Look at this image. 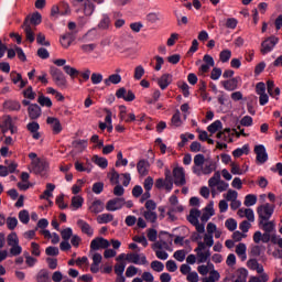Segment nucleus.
Returning <instances> with one entry per match:
<instances>
[{
    "label": "nucleus",
    "mask_w": 282,
    "mask_h": 282,
    "mask_svg": "<svg viewBox=\"0 0 282 282\" xmlns=\"http://www.w3.org/2000/svg\"><path fill=\"white\" fill-rule=\"evenodd\" d=\"M217 169V163L213 160H206L204 154L194 156V165L192 171L195 175H210Z\"/></svg>",
    "instance_id": "1"
},
{
    "label": "nucleus",
    "mask_w": 282,
    "mask_h": 282,
    "mask_svg": "<svg viewBox=\"0 0 282 282\" xmlns=\"http://www.w3.org/2000/svg\"><path fill=\"white\" fill-rule=\"evenodd\" d=\"M171 237L173 236L167 232H161L159 241L152 245V250H166L167 252H173V239H171Z\"/></svg>",
    "instance_id": "2"
},
{
    "label": "nucleus",
    "mask_w": 282,
    "mask_h": 282,
    "mask_svg": "<svg viewBox=\"0 0 282 282\" xmlns=\"http://www.w3.org/2000/svg\"><path fill=\"white\" fill-rule=\"evenodd\" d=\"M274 208L275 206L269 203L258 206V221H269L274 215Z\"/></svg>",
    "instance_id": "3"
},
{
    "label": "nucleus",
    "mask_w": 282,
    "mask_h": 282,
    "mask_svg": "<svg viewBox=\"0 0 282 282\" xmlns=\"http://www.w3.org/2000/svg\"><path fill=\"white\" fill-rule=\"evenodd\" d=\"M50 74L57 87H61L62 89L67 88V78L65 77V74H63V70H61L56 66H51Z\"/></svg>",
    "instance_id": "4"
},
{
    "label": "nucleus",
    "mask_w": 282,
    "mask_h": 282,
    "mask_svg": "<svg viewBox=\"0 0 282 282\" xmlns=\"http://www.w3.org/2000/svg\"><path fill=\"white\" fill-rule=\"evenodd\" d=\"M145 212L143 213L144 219L150 221L151 224H155L158 221V213H155V208H158V204L154 203L153 199H148L144 204Z\"/></svg>",
    "instance_id": "5"
},
{
    "label": "nucleus",
    "mask_w": 282,
    "mask_h": 282,
    "mask_svg": "<svg viewBox=\"0 0 282 282\" xmlns=\"http://www.w3.org/2000/svg\"><path fill=\"white\" fill-rule=\"evenodd\" d=\"M194 252H196L197 263H206L210 259V249H206L202 241H198Z\"/></svg>",
    "instance_id": "6"
},
{
    "label": "nucleus",
    "mask_w": 282,
    "mask_h": 282,
    "mask_svg": "<svg viewBox=\"0 0 282 282\" xmlns=\"http://www.w3.org/2000/svg\"><path fill=\"white\" fill-rule=\"evenodd\" d=\"M32 171L35 175H45L47 173V169H50V163L43 159H36L32 161Z\"/></svg>",
    "instance_id": "7"
},
{
    "label": "nucleus",
    "mask_w": 282,
    "mask_h": 282,
    "mask_svg": "<svg viewBox=\"0 0 282 282\" xmlns=\"http://www.w3.org/2000/svg\"><path fill=\"white\" fill-rule=\"evenodd\" d=\"M278 44H279V37L274 35L265 39L261 43V48H260L261 54L263 55L270 54V52H272V50H274V47H276Z\"/></svg>",
    "instance_id": "8"
},
{
    "label": "nucleus",
    "mask_w": 282,
    "mask_h": 282,
    "mask_svg": "<svg viewBox=\"0 0 282 282\" xmlns=\"http://www.w3.org/2000/svg\"><path fill=\"white\" fill-rule=\"evenodd\" d=\"M124 206V198L116 197L107 202L106 210L109 213H116V210H120Z\"/></svg>",
    "instance_id": "9"
},
{
    "label": "nucleus",
    "mask_w": 282,
    "mask_h": 282,
    "mask_svg": "<svg viewBox=\"0 0 282 282\" xmlns=\"http://www.w3.org/2000/svg\"><path fill=\"white\" fill-rule=\"evenodd\" d=\"M21 28L24 30L26 41L29 43H34V41H36V35L34 34V30H36V28L30 25V20H24Z\"/></svg>",
    "instance_id": "10"
},
{
    "label": "nucleus",
    "mask_w": 282,
    "mask_h": 282,
    "mask_svg": "<svg viewBox=\"0 0 282 282\" xmlns=\"http://www.w3.org/2000/svg\"><path fill=\"white\" fill-rule=\"evenodd\" d=\"M116 97L126 100V102H133V100H135V94H133L132 90L127 91V88L124 87H121L116 91Z\"/></svg>",
    "instance_id": "11"
},
{
    "label": "nucleus",
    "mask_w": 282,
    "mask_h": 282,
    "mask_svg": "<svg viewBox=\"0 0 282 282\" xmlns=\"http://www.w3.org/2000/svg\"><path fill=\"white\" fill-rule=\"evenodd\" d=\"M174 184L176 186H184L186 184V175L184 174V167H175L173 170Z\"/></svg>",
    "instance_id": "12"
},
{
    "label": "nucleus",
    "mask_w": 282,
    "mask_h": 282,
    "mask_svg": "<svg viewBox=\"0 0 282 282\" xmlns=\"http://www.w3.org/2000/svg\"><path fill=\"white\" fill-rule=\"evenodd\" d=\"M239 83H241V77H234L228 80L220 82V85H223L226 91H235V89H239Z\"/></svg>",
    "instance_id": "13"
},
{
    "label": "nucleus",
    "mask_w": 282,
    "mask_h": 282,
    "mask_svg": "<svg viewBox=\"0 0 282 282\" xmlns=\"http://www.w3.org/2000/svg\"><path fill=\"white\" fill-rule=\"evenodd\" d=\"M254 153L257 155V162H259V164H265V162H268V152L265 151V145H256Z\"/></svg>",
    "instance_id": "14"
},
{
    "label": "nucleus",
    "mask_w": 282,
    "mask_h": 282,
    "mask_svg": "<svg viewBox=\"0 0 282 282\" xmlns=\"http://www.w3.org/2000/svg\"><path fill=\"white\" fill-rule=\"evenodd\" d=\"M109 246H110L109 240H107L102 237H97V238L91 240L90 250H100V248H102L105 250Z\"/></svg>",
    "instance_id": "15"
},
{
    "label": "nucleus",
    "mask_w": 282,
    "mask_h": 282,
    "mask_svg": "<svg viewBox=\"0 0 282 282\" xmlns=\"http://www.w3.org/2000/svg\"><path fill=\"white\" fill-rule=\"evenodd\" d=\"M156 83H158L160 89H162V91H164V89H166L169 87V85H171L173 83V75L165 73L158 78Z\"/></svg>",
    "instance_id": "16"
},
{
    "label": "nucleus",
    "mask_w": 282,
    "mask_h": 282,
    "mask_svg": "<svg viewBox=\"0 0 282 282\" xmlns=\"http://www.w3.org/2000/svg\"><path fill=\"white\" fill-rule=\"evenodd\" d=\"M47 124H51V129L54 135H58L61 131H63V126L61 124V120L56 117H47L46 119Z\"/></svg>",
    "instance_id": "17"
},
{
    "label": "nucleus",
    "mask_w": 282,
    "mask_h": 282,
    "mask_svg": "<svg viewBox=\"0 0 282 282\" xmlns=\"http://www.w3.org/2000/svg\"><path fill=\"white\" fill-rule=\"evenodd\" d=\"M153 184H155V182L153 181V178L151 176H148L144 182H143V188L145 191V193H143L142 195V200L144 202V199H150L151 198V189L153 188Z\"/></svg>",
    "instance_id": "18"
},
{
    "label": "nucleus",
    "mask_w": 282,
    "mask_h": 282,
    "mask_svg": "<svg viewBox=\"0 0 282 282\" xmlns=\"http://www.w3.org/2000/svg\"><path fill=\"white\" fill-rule=\"evenodd\" d=\"M153 162H155V154L152 150H149L147 159L142 161V169H144L143 175H147V173H149V169L151 167Z\"/></svg>",
    "instance_id": "19"
},
{
    "label": "nucleus",
    "mask_w": 282,
    "mask_h": 282,
    "mask_svg": "<svg viewBox=\"0 0 282 282\" xmlns=\"http://www.w3.org/2000/svg\"><path fill=\"white\" fill-rule=\"evenodd\" d=\"M237 215L241 219L246 217V219H248L247 221L251 224L254 223V210H252V208H240L238 209Z\"/></svg>",
    "instance_id": "20"
},
{
    "label": "nucleus",
    "mask_w": 282,
    "mask_h": 282,
    "mask_svg": "<svg viewBox=\"0 0 282 282\" xmlns=\"http://www.w3.org/2000/svg\"><path fill=\"white\" fill-rule=\"evenodd\" d=\"M29 111V118L31 120H39V118H41V106L37 104H31L28 108Z\"/></svg>",
    "instance_id": "21"
},
{
    "label": "nucleus",
    "mask_w": 282,
    "mask_h": 282,
    "mask_svg": "<svg viewBox=\"0 0 282 282\" xmlns=\"http://www.w3.org/2000/svg\"><path fill=\"white\" fill-rule=\"evenodd\" d=\"M258 226L264 232H274V228H276V224L274 220H258Z\"/></svg>",
    "instance_id": "22"
},
{
    "label": "nucleus",
    "mask_w": 282,
    "mask_h": 282,
    "mask_svg": "<svg viewBox=\"0 0 282 282\" xmlns=\"http://www.w3.org/2000/svg\"><path fill=\"white\" fill-rule=\"evenodd\" d=\"M219 182H221V173L215 172L213 177H210L208 181V186L212 188V197H215V195H217L215 186H218Z\"/></svg>",
    "instance_id": "23"
},
{
    "label": "nucleus",
    "mask_w": 282,
    "mask_h": 282,
    "mask_svg": "<svg viewBox=\"0 0 282 282\" xmlns=\"http://www.w3.org/2000/svg\"><path fill=\"white\" fill-rule=\"evenodd\" d=\"M77 226H78V228H80V230L84 235H87V237H94V228H91L89 223H87L83 219H78Z\"/></svg>",
    "instance_id": "24"
},
{
    "label": "nucleus",
    "mask_w": 282,
    "mask_h": 282,
    "mask_svg": "<svg viewBox=\"0 0 282 282\" xmlns=\"http://www.w3.org/2000/svg\"><path fill=\"white\" fill-rule=\"evenodd\" d=\"M248 251V247L246 243L240 242L236 246V254L240 259V261H246L248 259V254L246 253Z\"/></svg>",
    "instance_id": "25"
},
{
    "label": "nucleus",
    "mask_w": 282,
    "mask_h": 282,
    "mask_svg": "<svg viewBox=\"0 0 282 282\" xmlns=\"http://www.w3.org/2000/svg\"><path fill=\"white\" fill-rule=\"evenodd\" d=\"M29 20V25H31V28H36V25H41V22L43 21V18L41 15V13L35 12L33 13L31 17L28 15L24 21Z\"/></svg>",
    "instance_id": "26"
},
{
    "label": "nucleus",
    "mask_w": 282,
    "mask_h": 282,
    "mask_svg": "<svg viewBox=\"0 0 282 282\" xmlns=\"http://www.w3.org/2000/svg\"><path fill=\"white\" fill-rule=\"evenodd\" d=\"M59 43H61L62 47L67 50V47H69V45H72V43H74V33L67 32L64 35H62L59 39Z\"/></svg>",
    "instance_id": "27"
},
{
    "label": "nucleus",
    "mask_w": 282,
    "mask_h": 282,
    "mask_svg": "<svg viewBox=\"0 0 282 282\" xmlns=\"http://www.w3.org/2000/svg\"><path fill=\"white\" fill-rule=\"evenodd\" d=\"M247 268H249V270L256 271L258 274H263V267L254 258L247 261Z\"/></svg>",
    "instance_id": "28"
},
{
    "label": "nucleus",
    "mask_w": 282,
    "mask_h": 282,
    "mask_svg": "<svg viewBox=\"0 0 282 282\" xmlns=\"http://www.w3.org/2000/svg\"><path fill=\"white\" fill-rule=\"evenodd\" d=\"M104 83L106 87H110L111 85H119V83H122V76H120V74H112L106 78Z\"/></svg>",
    "instance_id": "29"
},
{
    "label": "nucleus",
    "mask_w": 282,
    "mask_h": 282,
    "mask_svg": "<svg viewBox=\"0 0 282 282\" xmlns=\"http://www.w3.org/2000/svg\"><path fill=\"white\" fill-rule=\"evenodd\" d=\"M89 209H90V213L98 215V213H102V210H105V203H102V200H100V199H97V200L93 202Z\"/></svg>",
    "instance_id": "30"
},
{
    "label": "nucleus",
    "mask_w": 282,
    "mask_h": 282,
    "mask_svg": "<svg viewBox=\"0 0 282 282\" xmlns=\"http://www.w3.org/2000/svg\"><path fill=\"white\" fill-rule=\"evenodd\" d=\"M4 109H8L9 111H20L21 110V104L19 101H4L3 104Z\"/></svg>",
    "instance_id": "31"
},
{
    "label": "nucleus",
    "mask_w": 282,
    "mask_h": 282,
    "mask_svg": "<svg viewBox=\"0 0 282 282\" xmlns=\"http://www.w3.org/2000/svg\"><path fill=\"white\" fill-rule=\"evenodd\" d=\"M95 10H96V6L91 3V0H85V2H84L85 17H91V14H94Z\"/></svg>",
    "instance_id": "32"
},
{
    "label": "nucleus",
    "mask_w": 282,
    "mask_h": 282,
    "mask_svg": "<svg viewBox=\"0 0 282 282\" xmlns=\"http://www.w3.org/2000/svg\"><path fill=\"white\" fill-rule=\"evenodd\" d=\"M137 226L138 228H142V217L135 218V216H127L126 217V225L127 226Z\"/></svg>",
    "instance_id": "33"
},
{
    "label": "nucleus",
    "mask_w": 282,
    "mask_h": 282,
    "mask_svg": "<svg viewBox=\"0 0 282 282\" xmlns=\"http://www.w3.org/2000/svg\"><path fill=\"white\" fill-rule=\"evenodd\" d=\"M200 215L202 212H199V209H191L187 220L189 224H197V221H199Z\"/></svg>",
    "instance_id": "34"
},
{
    "label": "nucleus",
    "mask_w": 282,
    "mask_h": 282,
    "mask_svg": "<svg viewBox=\"0 0 282 282\" xmlns=\"http://www.w3.org/2000/svg\"><path fill=\"white\" fill-rule=\"evenodd\" d=\"M250 153V147L245 144L242 148H238L232 151L234 158H241V155H248Z\"/></svg>",
    "instance_id": "35"
},
{
    "label": "nucleus",
    "mask_w": 282,
    "mask_h": 282,
    "mask_svg": "<svg viewBox=\"0 0 282 282\" xmlns=\"http://www.w3.org/2000/svg\"><path fill=\"white\" fill-rule=\"evenodd\" d=\"M65 74H67L68 76H70L72 79L74 78H78V76H80V70L69 66V65H65L63 67Z\"/></svg>",
    "instance_id": "36"
},
{
    "label": "nucleus",
    "mask_w": 282,
    "mask_h": 282,
    "mask_svg": "<svg viewBox=\"0 0 282 282\" xmlns=\"http://www.w3.org/2000/svg\"><path fill=\"white\" fill-rule=\"evenodd\" d=\"M93 162L100 169H107V166H109V161H107L106 158H100L98 155L93 156Z\"/></svg>",
    "instance_id": "37"
},
{
    "label": "nucleus",
    "mask_w": 282,
    "mask_h": 282,
    "mask_svg": "<svg viewBox=\"0 0 282 282\" xmlns=\"http://www.w3.org/2000/svg\"><path fill=\"white\" fill-rule=\"evenodd\" d=\"M224 126H223L221 121L220 120H216V121H214L212 124H209L207 127V131L209 133H212V135H213V134L217 133V131H219Z\"/></svg>",
    "instance_id": "38"
},
{
    "label": "nucleus",
    "mask_w": 282,
    "mask_h": 282,
    "mask_svg": "<svg viewBox=\"0 0 282 282\" xmlns=\"http://www.w3.org/2000/svg\"><path fill=\"white\" fill-rule=\"evenodd\" d=\"M160 96H162V93L160 90H154L151 97H145V102L148 105H155L160 100Z\"/></svg>",
    "instance_id": "39"
},
{
    "label": "nucleus",
    "mask_w": 282,
    "mask_h": 282,
    "mask_svg": "<svg viewBox=\"0 0 282 282\" xmlns=\"http://www.w3.org/2000/svg\"><path fill=\"white\" fill-rule=\"evenodd\" d=\"M248 271L245 268L238 269V275L234 282H247Z\"/></svg>",
    "instance_id": "40"
},
{
    "label": "nucleus",
    "mask_w": 282,
    "mask_h": 282,
    "mask_svg": "<svg viewBox=\"0 0 282 282\" xmlns=\"http://www.w3.org/2000/svg\"><path fill=\"white\" fill-rule=\"evenodd\" d=\"M36 281L37 282H47L50 281V271L46 269L40 270V272L36 275Z\"/></svg>",
    "instance_id": "41"
},
{
    "label": "nucleus",
    "mask_w": 282,
    "mask_h": 282,
    "mask_svg": "<svg viewBox=\"0 0 282 282\" xmlns=\"http://www.w3.org/2000/svg\"><path fill=\"white\" fill-rule=\"evenodd\" d=\"M204 248H213L215 246V239L213 235L205 234L204 235V241H203Z\"/></svg>",
    "instance_id": "42"
},
{
    "label": "nucleus",
    "mask_w": 282,
    "mask_h": 282,
    "mask_svg": "<svg viewBox=\"0 0 282 282\" xmlns=\"http://www.w3.org/2000/svg\"><path fill=\"white\" fill-rule=\"evenodd\" d=\"M113 219V214H101L97 217L98 224H109Z\"/></svg>",
    "instance_id": "43"
},
{
    "label": "nucleus",
    "mask_w": 282,
    "mask_h": 282,
    "mask_svg": "<svg viewBox=\"0 0 282 282\" xmlns=\"http://www.w3.org/2000/svg\"><path fill=\"white\" fill-rule=\"evenodd\" d=\"M59 8V14L61 17H67V14H69L70 10H69V3L62 1L58 4Z\"/></svg>",
    "instance_id": "44"
},
{
    "label": "nucleus",
    "mask_w": 282,
    "mask_h": 282,
    "mask_svg": "<svg viewBox=\"0 0 282 282\" xmlns=\"http://www.w3.org/2000/svg\"><path fill=\"white\" fill-rule=\"evenodd\" d=\"M62 239L64 241H69L74 237V230L70 227H67L61 231Z\"/></svg>",
    "instance_id": "45"
},
{
    "label": "nucleus",
    "mask_w": 282,
    "mask_h": 282,
    "mask_svg": "<svg viewBox=\"0 0 282 282\" xmlns=\"http://www.w3.org/2000/svg\"><path fill=\"white\" fill-rule=\"evenodd\" d=\"M37 102L41 105V107H52V99H50V97H45V95H40Z\"/></svg>",
    "instance_id": "46"
},
{
    "label": "nucleus",
    "mask_w": 282,
    "mask_h": 282,
    "mask_svg": "<svg viewBox=\"0 0 282 282\" xmlns=\"http://www.w3.org/2000/svg\"><path fill=\"white\" fill-rule=\"evenodd\" d=\"M232 57V52L230 50H224L219 54V58L221 63H228Z\"/></svg>",
    "instance_id": "47"
},
{
    "label": "nucleus",
    "mask_w": 282,
    "mask_h": 282,
    "mask_svg": "<svg viewBox=\"0 0 282 282\" xmlns=\"http://www.w3.org/2000/svg\"><path fill=\"white\" fill-rule=\"evenodd\" d=\"M237 25H239V21L236 18H228L225 22V26L228 30H236Z\"/></svg>",
    "instance_id": "48"
},
{
    "label": "nucleus",
    "mask_w": 282,
    "mask_h": 282,
    "mask_svg": "<svg viewBox=\"0 0 282 282\" xmlns=\"http://www.w3.org/2000/svg\"><path fill=\"white\" fill-rule=\"evenodd\" d=\"M7 243L8 246H18L19 245V236H17V232H11L8 237H7Z\"/></svg>",
    "instance_id": "49"
},
{
    "label": "nucleus",
    "mask_w": 282,
    "mask_h": 282,
    "mask_svg": "<svg viewBox=\"0 0 282 282\" xmlns=\"http://www.w3.org/2000/svg\"><path fill=\"white\" fill-rule=\"evenodd\" d=\"M219 273L216 270H213L209 272V276L203 279V282H216L219 281Z\"/></svg>",
    "instance_id": "50"
},
{
    "label": "nucleus",
    "mask_w": 282,
    "mask_h": 282,
    "mask_svg": "<svg viewBox=\"0 0 282 282\" xmlns=\"http://www.w3.org/2000/svg\"><path fill=\"white\" fill-rule=\"evenodd\" d=\"M171 122H172V127H182V117H181L180 110H177L173 115Z\"/></svg>",
    "instance_id": "51"
},
{
    "label": "nucleus",
    "mask_w": 282,
    "mask_h": 282,
    "mask_svg": "<svg viewBox=\"0 0 282 282\" xmlns=\"http://www.w3.org/2000/svg\"><path fill=\"white\" fill-rule=\"evenodd\" d=\"M161 19H162V15H160V13H155V12L149 13L145 17V21H148V23H158V21H160Z\"/></svg>",
    "instance_id": "52"
},
{
    "label": "nucleus",
    "mask_w": 282,
    "mask_h": 282,
    "mask_svg": "<svg viewBox=\"0 0 282 282\" xmlns=\"http://www.w3.org/2000/svg\"><path fill=\"white\" fill-rule=\"evenodd\" d=\"M19 219L22 224H30V212L23 209L19 213Z\"/></svg>",
    "instance_id": "53"
},
{
    "label": "nucleus",
    "mask_w": 282,
    "mask_h": 282,
    "mask_svg": "<svg viewBox=\"0 0 282 282\" xmlns=\"http://www.w3.org/2000/svg\"><path fill=\"white\" fill-rule=\"evenodd\" d=\"M24 98L28 100H34L36 98V93H34L32 86H29L25 90H23Z\"/></svg>",
    "instance_id": "54"
},
{
    "label": "nucleus",
    "mask_w": 282,
    "mask_h": 282,
    "mask_svg": "<svg viewBox=\"0 0 282 282\" xmlns=\"http://www.w3.org/2000/svg\"><path fill=\"white\" fill-rule=\"evenodd\" d=\"M261 252H263V247L256 245L251 247L249 254L250 257H261Z\"/></svg>",
    "instance_id": "55"
},
{
    "label": "nucleus",
    "mask_w": 282,
    "mask_h": 282,
    "mask_svg": "<svg viewBox=\"0 0 282 282\" xmlns=\"http://www.w3.org/2000/svg\"><path fill=\"white\" fill-rule=\"evenodd\" d=\"M17 226H19V220L17 219V217H8L7 218V228L9 230H14V228H17Z\"/></svg>",
    "instance_id": "56"
},
{
    "label": "nucleus",
    "mask_w": 282,
    "mask_h": 282,
    "mask_svg": "<svg viewBox=\"0 0 282 282\" xmlns=\"http://www.w3.org/2000/svg\"><path fill=\"white\" fill-rule=\"evenodd\" d=\"M245 206H254V204H257V195L254 194H248L245 197Z\"/></svg>",
    "instance_id": "57"
},
{
    "label": "nucleus",
    "mask_w": 282,
    "mask_h": 282,
    "mask_svg": "<svg viewBox=\"0 0 282 282\" xmlns=\"http://www.w3.org/2000/svg\"><path fill=\"white\" fill-rule=\"evenodd\" d=\"M225 226L228 230H230V232H235V230H237V220L229 218L225 221Z\"/></svg>",
    "instance_id": "58"
},
{
    "label": "nucleus",
    "mask_w": 282,
    "mask_h": 282,
    "mask_svg": "<svg viewBox=\"0 0 282 282\" xmlns=\"http://www.w3.org/2000/svg\"><path fill=\"white\" fill-rule=\"evenodd\" d=\"M230 167L232 175H243V173H246L243 170H241L238 163L231 162Z\"/></svg>",
    "instance_id": "59"
},
{
    "label": "nucleus",
    "mask_w": 282,
    "mask_h": 282,
    "mask_svg": "<svg viewBox=\"0 0 282 282\" xmlns=\"http://www.w3.org/2000/svg\"><path fill=\"white\" fill-rule=\"evenodd\" d=\"M126 261H129V263H140V254L138 253H128L126 256Z\"/></svg>",
    "instance_id": "60"
},
{
    "label": "nucleus",
    "mask_w": 282,
    "mask_h": 282,
    "mask_svg": "<svg viewBox=\"0 0 282 282\" xmlns=\"http://www.w3.org/2000/svg\"><path fill=\"white\" fill-rule=\"evenodd\" d=\"M151 268L154 272H163L164 271V263L161 261L154 260L151 262Z\"/></svg>",
    "instance_id": "61"
},
{
    "label": "nucleus",
    "mask_w": 282,
    "mask_h": 282,
    "mask_svg": "<svg viewBox=\"0 0 282 282\" xmlns=\"http://www.w3.org/2000/svg\"><path fill=\"white\" fill-rule=\"evenodd\" d=\"M173 257L176 261H180V263H182L186 259V251L185 250H176L174 252Z\"/></svg>",
    "instance_id": "62"
},
{
    "label": "nucleus",
    "mask_w": 282,
    "mask_h": 282,
    "mask_svg": "<svg viewBox=\"0 0 282 282\" xmlns=\"http://www.w3.org/2000/svg\"><path fill=\"white\" fill-rule=\"evenodd\" d=\"M83 202H84L83 197L74 196L72 198V206H73V208H76V209L82 208L83 207Z\"/></svg>",
    "instance_id": "63"
},
{
    "label": "nucleus",
    "mask_w": 282,
    "mask_h": 282,
    "mask_svg": "<svg viewBox=\"0 0 282 282\" xmlns=\"http://www.w3.org/2000/svg\"><path fill=\"white\" fill-rule=\"evenodd\" d=\"M90 80H91L93 85H100V83H102V74L93 73L90 76Z\"/></svg>",
    "instance_id": "64"
}]
</instances>
